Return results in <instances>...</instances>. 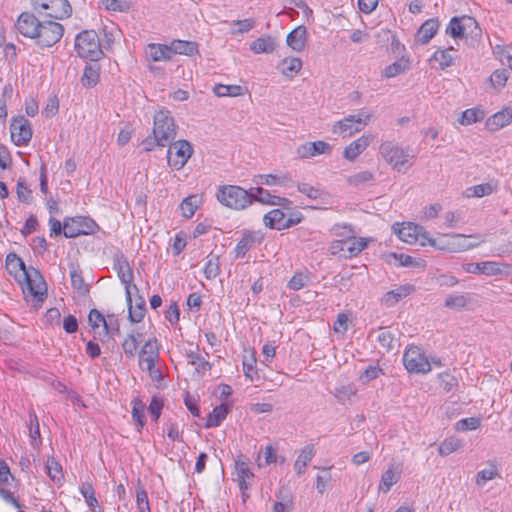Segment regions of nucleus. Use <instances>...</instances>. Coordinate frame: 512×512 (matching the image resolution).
I'll use <instances>...</instances> for the list:
<instances>
[{
  "instance_id": "1",
  "label": "nucleus",
  "mask_w": 512,
  "mask_h": 512,
  "mask_svg": "<svg viewBox=\"0 0 512 512\" xmlns=\"http://www.w3.org/2000/svg\"><path fill=\"white\" fill-rule=\"evenodd\" d=\"M426 241L430 246L438 250L462 252L478 247L481 243L485 242V238L482 235L447 234L439 239H433L427 234Z\"/></svg>"
},
{
  "instance_id": "2",
  "label": "nucleus",
  "mask_w": 512,
  "mask_h": 512,
  "mask_svg": "<svg viewBox=\"0 0 512 512\" xmlns=\"http://www.w3.org/2000/svg\"><path fill=\"white\" fill-rule=\"evenodd\" d=\"M75 50L81 58L96 62L104 55L98 34L94 30H84L75 38Z\"/></svg>"
},
{
  "instance_id": "3",
  "label": "nucleus",
  "mask_w": 512,
  "mask_h": 512,
  "mask_svg": "<svg viewBox=\"0 0 512 512\" xmlns=\"http://www.w3.org/2000/svg\"><path fill=\"white\" fill-rule=\"evenodd\" d=\"M218 201L226 207L241 210L252 204L250 190L236 185H227L219 188L217 192Z\"/></svg>"
},
{
  "instance_id": "4",
  "label": "nucleus",
  "mask_w": 512,
  "mask_h": 512,
  "mask_svg": "<svg viewBox=\"0 0 512 512\" xmlns=\"http://www.w3.org/2000/svg\"><path fill=\"white\" fill-rule=\"evenodd\" d=\"M152 134L162 142L170 143L175 140L177 125L169 110L160 109L154 114Z\"/></svg>"
},
{
  "instance_id": "5",
  "label": "nucleus",
  "mask_w": 512,
  "mask_h": 512,
  "mask_svg": "<svg viewBox=\"0 0 512 512\" xmlns=\"http://www.w3.org/2000/svg\"><path fill=\"white\" fill-rule=\"evenodd\" d=\"M32 5L40 15L55 20L69 18L72 14V6L68 0H32Z\"/></svg>"
},
{
  "instance_id": "6",
  "label": "nucleus",
  "mask_w": 512,
  "mask_h": 512,
  "mask_svg": "<svg viewBox=\"0 0 512 512\" xmlns=\"http://www.w3.org/2000/svg\"><path fill=\"white\" fill-rule=\"evenodd\" d=\"M64 31V26L56 21H41L35 37V44L42 48H50L61 40Z\"/></svg>"
},
{
  "instance_id": "7",
  "label": "nucleus",
  "mask_w": 512,
  "mask_h": 512,
  "mask_svg": "<svg viewBox=\"0 0 512 512\" xmlns=\"http://www.w3.org/2000/svg\"><path fill=\"white\" fill-rule=\"evenodd\" d=\"M20 284L26 297H31L36 303L41 304L46 299L47 285L38 270L31 268L27 279H22Z\"/></svg>"
},
{
  "instance_id": "8",
  "label": "nucleus",
  "mask_w": 512,
  "mask_h": 512,
  "mask_svg": "<svg viewBox=\"0 0 512 512\" xmlns=\"http://www.w3.org/2000/svg\"><path fill=\"white\" fill-rule=\"evenodd\" d=\"M96 222L83 216L66 217L63 221V235L66 238H76L80 235H90L96 232Z\"/></svg>"
},
{
  "instance_id": "9",
  "label": "nucleus",
  "mask_w": 512,
  "mask_h": 512,
  "mask_svg": "<svg viewBox=\"0 0 512 512\" xmlns=\"http://www.w3.org/2000/svg\"><path fill=\"white\" fill-rule=\"evenodd\" d=\"M167 151L168 165L175 169L181 170L193 154V147L187 140L172 141Z\"/></svg>"
},
{
  "instance_id": "10",
  "label": "nucleus",
  "mask_w": 512,
  "mask_h": 512,
  "mask_svg": "<svg viewBox=\"0 0 512 512\" xmlns=\"http://www.w3.org/2000/svg\"><path fill=\"white\" fill-rule=\"evenodd\" d=\"M379 151L385 161L390 164L393 169L402 173L406 172V164L409 159V154L406 150L393 142L387 141L380 145Z\"/></svg>"
},
{
  "instance_id": "11",
  "label": "nucleus",
  "mask_w": 512,
  "mask_h": 512,
  "mask_svg": "<svg viewBox=\"0 0 512 512\" xmlns=\"http://www.w3.org/2000/svg\"><path fill=\"white\" fill-rule=\"evenodd\" d=\"M403 363L410 373L426 374L431 371V363L418 346H410L403 354Z\"/></svg>"
},
{
  "instance_id": "12",
  "label": "nucleus",
  "mask_w": 512,
  "mask_h": 512,
  "mask_svg": "<svg viewBox=\"0 0 512 512\" xmlns=\"http://www.w3.org/2000/svg\"><path fill=\"white\" fill-rule=\"evenodd\" d=\"M480 32L477 21L470 16L453 17L446 28V33L452 38H468Z\"/></svg>"
},
{
  "instance_id": "13",
  "label": "nucleus",
  "mask_w": 512,
  "mask_h": 512,
  "mask_svg": "<svg viewBox=\"0 0 512 512\" xmlns=\"http://www.w3.org/2000/svg\"><path fill=\"white\" fill-rule=\"evenodd\" d=\"M371 114L363 111L355 115H349L342 120L337 121L333 126V132L339 131L343 136H351L356 132H360L370 121Z\"/></svg>"
},
{
  "instance_id": "14",
  "label": "nucleus",
  "mask_w": 512,
  "mask_h": 512,
  "mask_svg": "<svg viewBox=\"0 0 512 512\" xmlns=\"http://www.w3.org/2000/svg\"><path fill=\"white\" fill-rule=\"evenodd\" d=\"M12 141L16 146H26L33 135L31 123L24 116L13 117L10 124Z\"/></svg>"
},
{
  "instance_id": "15",
  "label": "nucleus",
  "mask_w": 512,
  "mask_h": 512,
  "mask_svg": "<svg viewBox=\"0 0 512 512\" xmlns=\"http://www.w3.org/2000/svg\"><path fill=\"white\" fill-rule=\"evenodd\" d=\"M394 232L398 235L399 239L403 242L413 244L419 241L420 237L422 238L421 244L425 245V238L427 232L424 230L422 226L414 224L412 222L407 223H396L393 225Z\"/></svg>"
},
{
  "instance_id": "16",
  "label": "nucleus",
  "mask_w": 512,
  "mask_h": 512,
  "mask_svg": "<svg viewBox=\"0 0 512 512\" xmlns=\"http://www.w3.org/2000/svg\"><path fill=\"white\" fill-rule=\"evenodd\" d=\"M114 269L122 284L125 286L126 297L130 300V291L134 289L138 291L136 285L132 284L134 275L133 270L128 262V259L123 255H117L114 259Z\"/></svg>"
},
{
  "instance_id": "17",
  "label": "nucleus",
  "mask_w": 512,
  "mask_h": 512,
  "mask_svg": "<svg viewBox=\"0 0 512 512\" xmlns=\"http://www.w3.org/2000/svg\"><path fill=\"white\" fill-rule=\"evenodd\" d=\"M249 464V458L242 453L237 456L234 462V474L241 491H247L250 485L249 480L254 478V473L250 470Z\"/></svg>"
},
{
  "instance_id": "18",
  "label": "nucleus",
  "mask_w": 512,
  "mask_h": 512,
  "mask_svg": "<svg viewBox=\"0 0 512 512\" xmlns=\"http://www.w3.org/2000/svg\"><path fill=\"white\" fill-rule=\"evenodd\" d=\"M41 21L32 13H21L15 23L16 30L24 37L35 40Z\"/></svg>"
},
{
  "instance_id": "19",
  "label": "nucleus",
  "mask_w": 512,
  "mask_h": 512,
  "mask_svg": "<svg viewBox=\"0 0 512 512\" xmlns=\"http://www.w3.org/2000/svg\"><path fill=\"white\" fill-rule=\"evenodd\" d=\"M250 193L252 202L257 201L262 204L281 206L285 209H289L292 204L289 199L272 195L268 190L262 187L251 188Z\"/></svg>"
},
{
  "instance_id": "20",
  "label": "nucleus",
  "mask_w": 512,
  "mask_h": 512,
  "mask_svg": "<svg viewBox=\"0 0 512 512\" xmlns=\"http://www.w3.org/2000/svg\"><path fill=\"white\" fill-rule=\"evenodd\" d=\"M5 266L7 272L13 276L18 283H22V279H27L28 273L31 271V268L27 269L23 260L13 252L7 254Z\"/></svg>"
},
{
  "instance_id": "21",
  "label": "nucleus",
  "mask_w": 512,
  "mask_h": 512,
  "mask_svg": "<svg viewBox=\"0 0 512 512\" xmlns=\"http://www.w3.org/2000/svg\"><path fill=\"white\" fill-rule=\"evenodd\" d=\"M414 291L415 287L411 284L401 285L396 289L386 292L381 298V303L388 308L394 307L399 301L406 298Z\"/></svg>"
},
{
  "instance_id": "22",
  "label": "nucleus",
  "mask_w": 512,
  "mask_h": 512,
  "mask_svg": "<svg viewBox=\"0 0 512 512\" xmlns=\"http://www.w3.org/2000/svg\"><path fill=\"white\" fill-rule=\"evenodd\" d=\"M159 358V348L158 341L156 338L147 340L142 346L139 352V364L142 363L149 364V366H153V363Z\"/></svg>"
},
{
  "instance_id": "23",
  "label": "nucleus",
  "mask_w": 512,
  "mask_h": 512,
  "mask_svg": "<svg viewBox=\"0 0 512 512\" xmlns=\"http://www.w3.org/2000/svg\"><path fill=\"white\" fill-rule=\"evenodd\" d=\"M438 29V19L431 18L426 20L417 31L416 42L422 45L427 44L437 33Z\"/></svg>"
},
{
  "instance_id": "24",
  "label": "nucleus",
  "mask_w": 512,
  "mask_h": 512,
  "mask_svg": "<svg viewBox=\"0 0 512 512\" xmlns=\"http://www.w3.org/2000/svg\"><path fill=\"white\" fill-rule=\"evenodd\" d=\"M307 40V29L300 25L293 29L286 38L287 45L294 51L300 52L304 49Z\"/></svg>"
},
{
  "instance_id": "25",
  "label": "nucleus",
  "mask_w": 512,
  "mask_h": 512,
  "mask_svg": "<svg viewBox=\"0 0 512 512\" xmlns=\"http://www.w3.org/2000/svg\"><path fill=\"white\" fill-rule=\"evenodd\" d=\"M128 304V318L132 323H139L143 320L146 314V303L143 297L139 296L135 300V304H132V295L130 294V300L126 297Z\"/></svg>"
},
{
  "instance_id": "26",
  "label": "nucleus",
  "mask_w": 512,
  "mask_h": 512,
  "mask_svg": "<svg viewBox=\"0 0 512 512\" xmlns=\"http://www.w3.org/2000/svg\"><path fill=\"white\" fill-rule=\"evenodd\" d=\"M512 122V109H503L487 120V126L490 130H499Z\"/></svg>"
},
{
  "instance_id": "27",
  "label": "nucleus",
  "mask_w": 512,
  "mask_h": 512,
  "mask_svg": "<svg viewBox=\"0 0 512 512\" xmlns=\"http://www.w3.org/2000/svg\"><path fill=\"white\" fill-rule=\"evenodd\" d=\"M369 137L361 136L350 143L343 152V157L347 160H355L369 145Z\"/></svg>"
},
{
  "instance_id": "28",
  "label": "nucleus",
  "mask_w": 512,
  "mask_h": 512,
  "mask_svg": "<svg viewBox=\"0 0 512 512\" xmlns=\"http://www.w3.org/2000/svg\"><path fill=\"white\" fill-rule=\"evenodd\" d=\"M315 456V448L314 445L309 444L305 446L300 454L298 455L295 463H294V470L297 475H302L308 464L311 462L313 457Z\"/></svg>"
},
{
  "instance_id": "29",
  "label": "nucleus",
  "mask_w": 512,
  "mask_h": 512,
  "mask_svg": "<svg viewBox=\"0 0 512 512\" xmlns=\"http://www.w3.org/2000/svg\"><path fill=\"white\" fill-rule=\"evenodd\" d=\"M229 413V406L222 403L216 406L209 414L205 423L206 428L218 427L226 419Z\"/></svg>"
},
{
  "instance_id": "30",
  "label": "nucleus",
  "mask_w": 512,
  "mask_h": 512,
  "mask_svg": "<svg viewBox=\"0 0 512 512\" xmlns=\"http://www.w3.org/2000/svg\"><path fill=\"white\" fill-rule=\"evenodd\" d=\"M147 54L155 62L169 61L172 57L170 45L165 44H148Z\"/></svg>"
},
{
  "instance_id": "31",
  "label": "nucleus",
  "mask_w": 512,
  "mask_h": 512,
  "mask_svg": "<svg viewBox=\"0 0 512 512\" xmlns=\"http://www.w3.org/2000/svg\"><path fill=\"white\" fill-rule=\"evenodd\" d=\"M285 217L286 215L281 209H273L264 215L263 222L270 229L284 230Z\"/></svg>"
},
{
  "instance_id": "32",
  "label": "nucleus",
  "mask_w": 512,
  "mask_h": 512,
  "mask_svg": "<svg viewBox=\"0 0 512 512\" xmlns=\"http://www.w3.org/2000/svg\"><path fill=\"white\" fill-rule=\"evenodd\" d=\"M70 279L72 287L80 296H86L90 291V286L85 283L82 272L79 267L71 265Z\"/></svg>"
},
{
  "instance_id": "33",
  "label": "nucleus",
  "mask_w": 512,
  "mask_h": 512,
  "mask_svg": "<svg viewBox=\"0 0 512 512\" xmlns=\"http://www.w3.org/2000/svg\"><path fill=\"white\" fill-rule=\"evenodd\" d=\"M275 48V40L269 35L259 37L250 44V49L256 54L271 53Z\"/></svg>"
},
{
  "instance_id": "34",
  "label": "nucleus",
  "mask_w": 512,
  "mask_h": 512,
  "mask_svg": "<svg viewBox=\"0 0 512 512\" xmlns=\"http://www.w3.org/2000/svg\"><path fill=\"white\" fill-rule=\"evenodd\" d=\"M170 50L173 54H181L186 56H192L198 52V46L195 42L174 40L170 44Z\"/></svg>"
},
{
  "instance_id": "35",
  "label": "nucleus",
  "mask_w": 512,
  "mask_h": 512,
  "mask_svg": "<svg viewBox=\"0 0 512 512\" xmlns=\"http://www.w3.org/2000/svg\"><path fill=\"white\" fill-rule=\"evenodd\" d=\"M453 51V47H449L447 49H438L434 52L430 58V61L438 63V68L444 70L453 64L454 55L451 53Z\"/></svg>"
},
{
  "instance_id": "36",
  "label": "nucleus",
  "mask_w": 512,
  "mask_h": 512,
  "mask_svg": "<svg viewBox=\"0 0 512 512\" xmlns=\"http://www.w3.org/2000/svg\"><path fill=\"white\" fill-rule=\"evenodd\" d=\"M256 242L257 237L255 234L251 232L244 233L234 249L235 258H243Z\"/></svg>"
},
{
  "instance_id": "37",
  "label": "nucleus",
  "mask_w": 512,
  "mask_h": 512,
  "mask_svg": "<svg viewBox=\"0 0 512 512\" xmlns=\"http://www.w3.org/2000/svg\"><path fill=\"white\" fill-rule=\"evenodd\" d=\"M141 337V333H135L134 331L126 336L122 342V348L127 358L131 359L135 357Z\"/></svg>"
},
{
  "instance_id": "38",
  "label": "nucleus",
  "mask_w": 512,
  "mask_h": 512,
  "mask_svg": "<svg viewBox=\"0 0 512 512\" xmlns=\"http://www.w3.org/2000/svg\"><path fill=\"white\" fill-rule=\"evenodd\" d=\"M298 191L312 200H324L328 193L320 186H312L308 183H298Z\"/></svg>"
},
{
  "instance_id": "39",
  "label": "nucleus",
  "mask_w": 512,
  "mask_h": 512,
  "mask_svg": "<svg viewBox=\"0 0 512 512\" xmlns=\"http://www.w3.org/2000/svg\"><path fill=\"white\" fill-rule=\"evenodd\" d=\"M132 404V418L140 432L146 424V417L144 414L145 404L140 398H134Z\"/></svg>"
},
{
  "instance_id": "40",
  "label": "nucleus",
  "mask_w": 512,
  "mask_h": 512,
  "mask_svg": "<svg viewBox=\"0 0 512 512\" xmlns=\"http://www.w3.org/2000/svg\"><path fill=\"white\" fill-rule=\"evenodd\" d=\"M99 78V66L97 64H87L81 79L82 85L87 88L94 87L98 83Z\"/></svg>"
},
{
  "instance_id": "41",
  "label": "nucleus",
  "mask_w": 512,
  "mask_h": 512,
  "mask_svg": "<svg viewBox=\"0 0 512 512\" xmlns=\"http://www.w3.org/2000/svg\"><path fill=\"white\" fill-rule=\"evenodd\" d=\"M188 363L196 367V373L203 376L212 368V364L205 360L199 353L190 351L187 353Z\"/></svg>"
},
{
  "instance_id": "42",
  "label": "nucleus",
  "mask_w": 512,
  "mask_h": 512,
  "mask_svg": "<svg viewBox=\"0 0 512 512\" xmlns=\"http://www.w3.org/2000/svg\"><path fill=\"white\" fill-rule=\"evenodd\" d=\"M400 479V472L395 471L394 467H389L381 477L379 490L387 493L391 487L396 484Z\"/></svg>"
},
{
  "instance_id": "43",
  "label": "nucleus",
  "mask_w": 512,
  "mask_h": 512,
  "mask_svg": "<svg viewBox=\"0 0 512 512\" xmlns=\"http://www.w3.org/2000/svg\"><path fill=\"white\" fill-rule=\"evenodd\" d=\"M245 88L240 85H224L217 84L213 88V92L218 97H237L244 94Z\"/></svg>"
},
{
  "instance_id": "44",
  "label": "nucleus",
  "mask_w": 512,
  "mask_h": 512,
  "mask_svg": "<svg viewBox=\"0 0 512 512\" xmlns=\"http://www.w3.org/2000/svg\"><path fill=\"white\" fill-rule=\"evenodd\" d=\"M302 67V61L300 58H285L280 63V69L283 75L292 78L297 74Z\"/></svg>"
},
{
  "instance_id": "45",
  "label": "nucleus",
  "mask_w": 512,
  "mask_h": 512,
  "mask_svg": "<svg viewBox=\"0 0 512 512\" xmlns=\"http://www.w3.org/2000/svg\"><path fill=\"white\" fill-rule=\"evenodd\" d=\"M357 388L355 384L348 383L335 388L334 396L340 404H345L351 401L352 397L356 396Z\"/></svg>"
},
{
  "instance_id": "46",
  "label": "nucleus",
  "mask_w": 512,
  "mask_h": 512,
  "mask_svg": "<svg viewBox=\"0 0 512 512\" xmlns=\"http://www.w3.org/2000/svg\"><path fill=\"white\" fill-rule=\"evenodd\" d=\"M16 194L18 200L24 204H31L33 201L32 190L29 188L24 177H19L17 180Z\"/></svg>"
},
{
  "instance_id": "47",
  "label": "nucleus",
  "mask_w": 512,
  "mask_h": 512,
  "mask_svg": "<svg viewBox=\"0 0 512 512\" xmlns=\"http://www.w3.org/2000/svg\"><path fill=\"white\" fill-rule=\"evenodd\" d=\"M347 239H349V244L347 245V253H345V258L355 257L367 247V240L364 238L348 236Z\"/></svg>"
},
{
  "instance_id": "48",
  "label": "nucleus",
  "mask_w": 512,
  "mask_h": 512,
  "mask_svg": "<svg viewBox=\"0 0 512 512\" xmlns=\"http://www.w3.org/2000/svg\"><path fill=\"white\" fill-rule=\"evenodd\" d=\"M203 271L206 279H215L220 274L219 256L210 254L207 257Z\"/></svg>"
},
{
  "instance_id": "49",
  "label": "nucleus",
  "mask_w": 512,
  "mask_h": 512,
  "mask_svg": "<svg viewBox=\"0 0 512 512\" xmlns=\"http://www.w3.org/2000/svg\"><path fill=\"white\" fill-rule=\"evenodd\" d=\"M377 342L387 352L392 351L395 348V335L388 329L380 328L377 335Z\"/></svg>"
},
{
  "instance_id": "50",
  "label": "nucleus",
  "mask_w": 512,
  "mask_h": 512,
  "mask_svg": "<svg viewBox=\"0 0 512 512\" xmlns=\"http://www.w3.org/2000/svg\"><path fill=\"white\" fill-rule=\"evenodd\" d=\"M99 4L110 12H128L131 8L130 2L126 0H100Z\"/></svg>"
},
{
  "instance_id": "51",
  "label": "nucleus",
  "mask_w": 512,
  "mask_h": 512,
  "mask_svg": "<svg viewBox=\"0 0 512 512\" xmlns=\"http://www.w3.org/2000/svg\"><path fill=\"white\" fill-rule=\"evenodd\" d=\"M179 208H180L181 214L184 218H186V219L191 218L195 214V211L198 208L197 196L190 195V196L184 198L183 201L181 202Z\"/></svg>"
},
{
  "instance_id": "52",
  "label": "nucleus",
  "mask_w": 512,
  "mask_h": 512,
  "mask_svg": "<svg viewBox=\"0 0 512 512\" xmlns=\"http://www.w3.org/2000/svg\"><path fill=\"white\" fill-rule=\"evenodd\" d=\"M79 490H80L81 495L85 499L86 504L90 508H96L98 506V500L95 496V490H94L92 483H90L88 481L82 482Z\"/></svg>"
},
{
  "instance_id": "53",
  "label": "nucleus",
  "mask_w": 512,
  "mask_h": 512,
  "mask_svg": "<svg viewBox=\"0 0 512 512\" xmlns=\"http://www.w3.org/2000/svg\"><path fill=\"white\" fill-rule=\"evenodd\" d=\"M276 497L279 501H276L273 505L274 512H290L293 508V501L291 496L287 493L284 494L283 490H280Z\"/></svg>"
},
{
  "instance_id": "54",
  "label": "nucleus",
  "mask_w": 512,
  "mask_h": 512,
  "mask_svg": "<svg viewBox=\"0 0 512 512\" xmlns=\"http://www.w3.org/2000/svg\"><path fill=\"white\" fill-rule=\"evenodd\" d=\"M484 118V112L481 109L470 108L462 112L460 123L462 125H471Z\"/></svg>"
},
{
  "instance_id": "55",
  "label": "nucleus",
  "mask_w": 512,
  "mask_h": 512,
  "mask_svg": "<svg viewBox=\"0 0 512 512\" xmlns=\"http://www.w3.org/2000/svg\"><path fill=\"white\" fill-rule=\"evenodd\" d=\"M409 69V62L403 59L397 60L384 69V76L387 78L395 77Z\"/></svg>"
},
{
  "instance_id": "56",
  "label": "nucleus",
  "mask_w": 512,
  "mask_h": 512,
  "mask_svg": "<svg viewBox=\"0 0 512 512\" xmlns=\"http://www.w3.org/2000/svg\"><path fill=\"white\" fill-rule=\"evenodd\" d=\"M497 476H499V472L496 465L489 464L488 468L482 469L477 473L476 484L478 486H483L487 481H490Z\"/></svg>"
},
{
  "instance_id": "57",
  "label": "nucleus",
  "mask_w": 512,
  "mask_h": 512,
  "mask_svg": "<svg viewBox=\"0 0 512 512\" xmlns=\"http://www.w3.org/2000/svg\"><path fill=\"white\" fill-rule=\"evenodd\" d=\"M136 507L138 512H151L147 491L141 485L136 488Z\"/></svg>"
},
{
  "instance_id": "58",
  "label": "nucleus",
  "mask_w": 512,
  "mask_h": 512,
  "mask_svg": "<svg viewBox=\"0 0 512 512\" xmlns=\"http://www.w3.org/2000/svg\"><path fill=\"white\" fill-rule=\"evenodd\" d=\"M461 441L454 437L446 438L439 445V454L441 456H447L455 451H457L461 447Z\"/></svg>"
},
{
  "instance_id": "59",
  "label": "nucleus",
  "mask_w": 512,
  "mask_h": 512,
  "mask_svg": "<svg viewBox=\"0 0 512 512\" xmlns=\"http://www.w3.org/2000/svg\"><path fill=\"white\" fill-rule=\"evenodd\" d=\"M480 265H482V274L487 275V276L500 275L503 273L502 267H505V268L509 267V265H507V264H501V263L495 262V261L480 262Z\"/></svg>"
},
{
  "instance_id": "60",
  "label": "nucleus",
  "mask_w": 512,
  "mask_h": 512,
  "mask_svg": "<svg viewBox=\"0 0 512 512\" xmlns=\"http://www.w3.org/2000/svg\"><path fill=\"white\" fill-rule=\"evenodd\" d=\"M46 469L51 480L57 482H60L62 480V466L53 457L48 458L46 463Z\"/></svg>"
},
{
  "instance_id": "61",
  "label": "nucleus",
  "mask_w": 512,
  "mask_h": 512,
  "mask_svg": "<svg viewBox=\"0 0 512 512\" xmlns=\"http://www.w3.org/2000/svg\"><path fill=\"white\" fill-rule=\"evenodd\" d=\"M493 187L490 183H483L467 188V197H483L492 194Z\"/></svg>"
},
{
  "instance_id": "62",
  "label": "nucleus",
  "mask_w": 512,
  "mask_h": 512,
  "mask_svg": "<svg viewBox=\"0 0 512 512\" xmlns=\"http://www.w3.org/2000/svg\"><path fill=\"white\" fill-rule=\"evenodd\" d=\"M481 424V421L479 418L477 417H469V418H463L461 420H459L456 425H455V428L457 431H469V430H476L477 428H479Z\"/></svg>"
},
{
  "instance_id": "63",
  "label": "nucleus",
  "mask_w": 512,
  "mask_h": 512,
  "mask_svg": "<svg viewBox=\"0 0 512 512\" xmlns=\"http://www.w3.org/2000/svg\"><path fill=\"white\" fill-rule=\"evenodd\" d=\"M468 299L465 295L451 294L445 300V307L450 309H461L466 306Z\"/></svg>"
},
{
  "instance_id": "64",
  "label": "nucleus",
  "mask_w": 512,
  "mask_h": 512,
  "mask_svg": "<svg viewBox=\"0 0 512 512\" xmlns=\"http://www.w3.org/2000/svg\"><path fill=\"white\" fill-rule=\"evenodd\" d=\"M384 371L378 365H369L360 376V380L363 383H368L372 380L377 379L380 375H383Z\"/></svg>"
}]
</instances>
